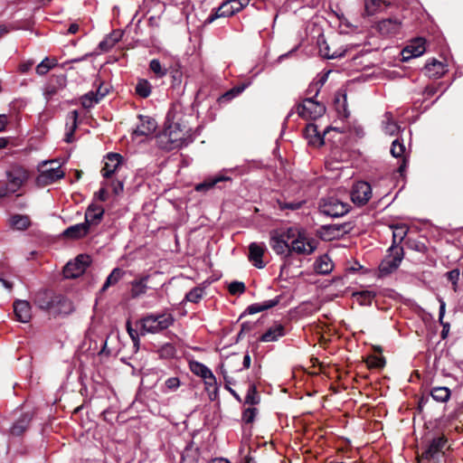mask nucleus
<instances>
[{"mask_svg":"<svg viewBox=\"0 0 463 463\" xmlns=\"http://www.w3.org/2000/svg\"><path fill=\"white\" fill-rule=\"evenodd\" d=\"M288 238L290 239V255L292 253L298 255H310L317 247V240L309 237L307 232L301 228L289 227Z\"/></svg>","mask_w":463,"mask_h":463,"instance_id":"f257e3e1","label":"nucleus"},{"mask_svg":"<svg viewBox=\"0 0 463 463\" xmlns=\"http://www.w3.org/2000/svg\"><path fill=\"white\" fill-rule=\"evenodd\" d=\"M29 172L21 165H14L6 171V182H0V197L18 192L28 181Z\"/></svg>","mask_w":463,"mask_h":463,"instance_id":"f03ea898","label":"nucleus"},{"mask_svg":"<svg viewBox=\"0 0 463 463\" xmlns=\"http://www.w3.org/2000/svg\"><path fill=\"white\" fill-rule=\"evenodd\" d=\"M103 209L97 205L96 203H91L85 213L86 222L68 227L63 235L70 239H80L89 232L90 221H98L103 214Z\"/></svg>","mask_w":463,"mask_h":463,"instance_id":"7ed1b4c3","label":"nucleus"},{"mask_svg":"<svg viewBox=\"0 0 463 463\" xmlns=\"http://www.w3.org/2000/svg\"><path fill=\"white\" fill-rule=\"evenodd\" d=\"M175 319L170 313L148 315L141 319L142 331L145 333H159L173 325Z\"/></svg>","mask_w":463,"mask_h":463,"instance_id":"20e7f679","label":"nucleus"},{"mask_svg":"<svg viewBox=\"0 0 463 463\" xmlns=\"http://www.w3.org/2000/svg\"><path fill=\"white\" fill-rule=\"evenodd\" d=\"M387 252V255L379 265L381 276H387L395 271L404 256L403 248L399 245H392Z\"/></svg>","mask_w":463,"mask_h":463,"instance_id":"39448f33","label":"nucleus"},{"mask_svg":"<svg viewBox=\"0 0 463 463\" xmlns=\"http://www.w3.org/2000/svg\"><path fill=\"white\" fill-rule=\"evenodd\" d=\"M288 228L286 230H273L270 232L269 245L276 254L284 258L290 257V239L288 238Z\"/></svg>","mask_w":463,"mask_h":463,"instance_id":"423d86ee","label":"nucleus"},{"mask_svg":"<svg viewBox=\"0 0 463 463\" xmlns=\"http://www.w3.org/2000/svg\"><path fill=\"white\" fill-rule=\"evenodd\" d=\"M319 209L323 214L335 218L346 214L349 212V204L337 198L328 197L321 200Z\"/></svg>","mask_w":463,"mask_h":463,"instance_id":"0eeeda50","label":"nucleus"},{"mask_svg":"<svg viewBox=\"0 0 463 463\" xmlns=\"http://www.w3.org/2000/svg\"><path fill=\"white\" fill-rule=\"evenodd\" d=\"M326 112V107L313 98H307L298 106V115L306 119H317Z\"/></svg>","mask_w":463,"mask_h":463,"instance_id":"6e6552de","label":"nucleus"},{"mask_svg":"<svg viewBox=\"0 0 463 463\" xmlns=\"http://www.w3.org/2000/svg\"><path fill=\"white\" fill-rule=\"evenodd\" d=\"M165 136L168 137L169 149L182 147L190 142L187 132L177 123L169 125L165 130Z\"/></svg>","mask_w":463,"mask_h":463,"instance_id":"1a4fd4ad","label":"nucleus"},{"mask_svg":"<svg viewBox=\"0 0 463 463\" xmlns=\"http://www.w3.org/2000/svg\"><path fill=\"white\" fill-rule=\"evenodd\" d=\"M90 263L89 255L80 254L73 261L68 262L63 269L66 279H75L84 273Z\"/></svg>","mask_w":463,"mask_h":463,"instance_id":"9d476101","label":"nucleus"},{"mask_svg":"<svg viewBox=\"0 0 463 463\" xmlns=\"http://www.w3.org/2000/svg\"><path fill=\"white\" fill-rule=\"evenodd\" d=\"M447 443L444 437H438L432 439L428 448L422 452L421 459L428 460L430 463H439L443 458V449Z\"/></svg>","mask_w":463,"mask_h":463,"instance_id":"9b49d317","label":"nucleus"},{"mask_svg":"<svg viewBox=\"0 0 463 463\" xmlns=\"http://www.w3.org/2000/svg\"><path fill=\"white\" fill-rule=\"evenodd\" d=\"M372 196V188L367 182H357L352 189L351 199L357 205H364Z\"/></svg>","mask_w":463,"mask_h":463,"instance_id":"f8f14e48","label":"nucleus"},{"mask_svg":"<svg viewBox=\"0 0 463 463\" xmlns=\"http://www.w3.org/2000/svg\"><path fill=\"white\" fill-rule=\"evenodd\" d=\"M352 228L349 222L323 225L321 227V237L326 241H332L348 233Z\"/></svg>","mask_w":463,"mask_h":463,"instance_id":"ddd939ff","label":"nucleus"},{"mask_svg":"<svg viewBox=\"0 0 463 463\" xmlns=\"http://www.w3.org/2000/svg\"><path fill=\"white\" fill-rule=\"evenodd\" d=\"M139 123L133 129L132 137H149L152 136L157 128L156 121L148 116H138Z\"/></svg>","mask_w":463,"mask_h":463,"instance_id":"4468645a","label":"nucleus"},{"mask_svg":"<svg viewBox=\"0 0 463 463\" xmlns=\"http://www.w3.org/2000/svg\"><path fill=\"white\" fill-rule=\"evenodd\" d=\"M426 51L425 40L423 38H415L404 47L402 51L403 61H408L411 58H416L422 55Z\"/></svg>","mask_w":463,"mask_h":463,"instance_id":"2eb2a0df","label":"nucleus"},{"mask_svg":"<svg viewBox=\"0 0 463 463\" xmlns=\"http://www.w3.org/2000/svg\"><path fill=\"white\" fill-rule=\"evenodd\" d=\"M63 175L64 173L59 165L50 167L41 171L40 175L36 178V183L38 185L45 186L62 178Z\"/></svg>","mask_w":463,"mask_h":463,"instance_id":"dca6fc26","label":"nucleus"},{"mask_svg":"<svg viewBox=\"0 0 463 463\" xmlns=\"http://www.w3.org/2000/svg\"><path fill=\"white\" fill-rule=\"evenodd\" d=\"M47 307L60 315H69L74 310L72 302L63 296H55L52 298L48 303Z\"/></svg>","mask_w":463,"mask_h":463,"instance_id":"f3484780","label":"nucleus"},{"mask_svg":"<svg viewBox=\"0 0 463 463\" xmlns=\"http://www.w3.org/2000/svg\"><path fill=\"white\" fill-rule=\"evenodd\" d=\"M14 312L16 319L22 323H27L32 317L31 306L26 300H15Z\"/></svg>","mask_w":463,"mask_h":463,"instance_id":"a211bd4d","label":"nucleus"},{"mask_svg":"<svg viewBox=\"0 0 463 463\" xmlns=\"http://www.w3.org/2000/svg\"><path fill=\"white\" fill-rule=\"evenodd\" d=\"M264 250L265 246L263 244L252 242L249 246V260L258 269H262L265 267V264L262 260Z\"/></svg>","mask_w":463,"mask_h":463,"instance_id":"6ab92c4d","label":"nucleus"},{"mask_svg":"<svg viewBox=\"0 0 463 463\" xmlns=\"http://www.w3.org/2000/svg\"><path fill=\"white\" fill-rule=\"evenodd\" d=\"M401 24L397 18H388L380 21L377 24V29L383 35H392L400 31Z\"/></svg>","mask_w":463,"mask_h":463,"instance_id":"aec40b11","label":"nucleus"},{"mask_svg":"<svg viewBox=\"0 0 463 463\" xmlns=\"http://www.w3.org/2000/svg\"><path fill=\"white\" fill-rule=\"evenodd\" d=\"M319 45V53L326 59H335L345 55V49L338 48L335 50H332L330 44L326 41H318Z\"/></svg>","mask_w":463,"mask_h":463,"instance_id":"412c9836","label":"nucleus"},{"mask_svg":"<svg viewBox=\"0 0 463 463\" xmlns=\"http://www.w3.org/2000/svg\"><path fill=\"white\" fill-rule=\"evenodd\" d=\"M304 135L308 144L312 146H319L324 144V137L320 135L315 124H307L304 130Z\"/></svg>","mask_w":463,"mask_h":463,"instance_id":"4be33fe9","label":"nucleus"},{"mask_svg":"<svg viewBox=\"0 0 463 463\" xmlns=\"http://www.w3.org/2000/svg\"><path fill=\"white\" fill-rule=\"evenodd\" d=\"M231 177L223 175H218L215 176H210L206 178L203 182L197 184L194 187L195 191L197 192H206L213 187H214L217 184L220 182H225L230 181Z\"/></svg>","mask_w":463,"mask_h":463,"instance_id":"5701e85b","label":"nucleus"},{"mask_svg":"<svg viewBox=\"0 0 463 463\" xmlns=\"http://www.w3.org/2000/svg\"><path fill=\"white\" fill-rule=\"evenodd\" d=\"M285 335V327L283 325L276 323L270 326L261 336L262 342H274L279 337Z\"/></svg>","mask_w":463,"mask_h":463,"instance_id":"b1692460","label":"nucleus"},{"mask_svg":"<svg viewBox=\"0 0 463 463\" xmlns=\"http://www.w3.org/2000/svg\"><path fill=\"white\" fill-rule=\"evenodd\" d=\"M78 117L79 113L77 110L71 111L67 116L66 121V134H65V141L67 143H71L73 141V133L78 126Z\"/></svg>","mask_w":463,"mask_h":463,"instance_id":"393cba45","label":"nucleus"},{"mask_svg":"<svg viewBox=\"0 0 463 463\" xmlns=\"http://www.w3.org/2000/svg\"><path fill=\"white\" fill-rule=\"evenodd\" d=\"M279 303V298H277L274 299H269V300L264 301L263 303L252 304L247 307V309L241 316V317H242L244 316V314H246V313L250 314V315H253V314L269 309L271 307H276Z\"/></svg>","mask_w":463,"mask_h":463,"instance_id":"a878e982","label":"nucleus"},{"mask_svg":"<svg viewBox=\"0 0 463 463\" xmlns=\"http://www.w3.org/2000/svg\"><path fill=\"white\" fill-rule=\"evenodd\" d=\"M230 2L224 1L218 8L214 9V13L212 14L205 21L207 24L213 23L214 20L220 17H228L233 15Z\"/></svg>","mask_w":463,"mask_h":463,"instance_id":"bb28decb","label":"nucleus"},{"mask_svg":"<svg viewBox=\"0 0 463 463\" xmlns=\"http://www.w3.org/2000/svg\"><path fill=\"white\" fill-rule=\"evenodd\" d=\"M424 70L430 78H440L445 73L444 64L435 59L428 62Z\"/></svg>","mask_w":463,"mask_h":463,"instance_id":"cd10ccee","label":"nucleus"},{"mask_svg":"<svg viewBox=\"0 0 463 463\" xmlns=\"http://www.w3.org/2000/svg\"><path fill=\"white\" fill-rule=\"evenodd\" d=\"M333 268V261L327 255L319 257L315 262V270L321 275L329 274Z\"/></svg>","mask_w":463,"mask_h":463,"instance_id":"c85d7f7f","label":"nucleus"},{"mask_svg":"<svg viewBox=\"0 0 463 463\" xmlns=\"http://www.w3.org/2000/svg\"><path fill=\"white\" fill-rule=\"evenodd\" d=\"M116 172V153L110 152L106 156L104 166L101 169L103 177L107 180L112 178Z\"/></svg>","mask_w":463,"mask_h":463,"instance_id":"c756f323","label":"nucleus"},{"mask_svg":"<svg viewBox=\"0 0 463 463\" xmlns=\"http://www.w3.org/2000/svg\"><path fill=\"white\" fill-rule=\"evenodd\" d=\"M31 421V417L29 414H24L21 418H19L11 427L10 433L14 436L22 435L26 429L28 428Z\"/></svg>","mask_w":463,"mask_h":463,"instance_id":"7c9ffc66","label":"nucleus"},{"mask_svg":"<svg viewBox=\"0 0 463 463\" xmlns=\"http://www.w3.org/2000/svg\"><path fill=\"white\" fill-rule=\"evenodd\" d=\"M108 182H104L102 187L95 194V201L105 202L109 199L110 194L116 193V185L113 184V180L109 184Z\"/></svg>","mask_w":463,"mask_h":463,"instance_id":"2f4dec72","label":"nucleus"},{"mask_svg":"<svg viewBox=\"0 0 463 463\" xmlns=\"http://www.w3.org/2000/svg\"><path fill=\"white\" fill-rule=\"evenodd\" d=\"M10 225L16 230L24 231L31 225L27 215L15 214L10 218Z\"/></svg>","mask_w":463,"mask_h":463,"instance_id":"473e14b6","label":"nucleus"},{"mask_svg":"<svg viewBox=\"0 0 463 463\" xmlns=\"http://www.w3.org/2000/svg\"><path fill=\"white\" fill-rule=\"evenodd\" d=\"M430 395L436 402H446L450 398L451 392L448 387H433L430 391Z\"/></svg>","mask_w":463,"mask_h":463,"instance_id":"72a5a7b5","label":"nucleus"},{"mask_svg":"<svg viewBox=\"0 0 463 463\" xmlns=\"http://www.w3.org/2000/svg\"><path fill=\"white\" fill-rule=\"evenodd\" d=\"M189 368L193 373L203 379L206 378L212 373L206 365L197 361H191L189 363Z\"/></svg>","mask_w":463,"mask_h":463,"instance_id":"f704fd0d","label":"nucleus"},{"mask_svg":"<svg viewBox=\"0 0 463 463\" xmlns=\"http://www.w3.org/2000/svg\"><path fill=\"white\" fill-rule=\"evenodd\" d=\"M408 233V227L405 224H397L393 226L392 244L399 245L404 240Z\"/></svg>","mask_w":463,"mask_h":463,"instance_id":"c9c22d12","label":"nucleus"},{"mask_svg":"<svg viewBox=\"0 0 463 463\" xmlns=\"http://www.w3.org/2000/svg\"><path fill=\"white\" fill-rule=\"evenodd\" d=\"M104 96H105V92L100 93V95H99V93L89 92V93L85 94L84 96H82L81 105L85 109H90L95 104H97L99 101V99Z\"/></svg>","mask_w":463,"mask_h":463,"instance_id":"e433bc0d","label":"nucleus"},{"mask_svg":"<svg viewBox=\"0 0 463 463\" xmlns=\"http://www.w3.org/2000/svg\"><path fill=\"white\" fill-rule=\"evenodd\" d=\"M383 120V129L386 134L393 136L399 131V126L392 120V116L390 112L385 113Z\"/></svg>","mask_w":463,"mask_h":463,"instance_id":"4c0bfd02","label":"nucleus"},{"mask_svg":"<svg viewBox=\"0 0 463 463\" xmlns=\"http://www.w3.org/2000/svg\"><path fill=\"white\" fill-rule=\"evenodd\" d=\"M136 92L141 98H147L151 93V84L146 80H139L136 85Z\"/></svg>","mask_w":463,"mask_h":463,"instance_id":"58836bf2","label":"nucleus"},{"mask_svg":"<svg viewBox=\"0 0 463 463\" xmlns=\"http://www.w3.org/2000/svg\"><path fill=\"white\" fill-rule=\"evenodd\" d=\"M56 65V61H51L48 58L43 60L36 67V73L45 75L51 69Z\"/></svg>","mask_w":463,"mask_h":463,"instance_id":"ea45409f","label":"nucleus"},{"mask_svg":"<svg viewBox=\"0 0 463 463\" xmlns=\"http://www.w3.org/2000/svg\"><path fill=\"white\" fill-rule=\"evenodd\" d=\"M260 402V396L258 395L256 386L251 384L249 387L248 392L245 397V403L255 405Z\"/></svg>","mask_w":463,"mask_h":463,"instance_id":"a19ab883","label":"nucleus"},{"mask_svg":"<svg viewBox=\"0 0 463 463\" xmlns=\"http://www.w3.org/2000/svg\"><path fill=\"white\" fill-rule=\"evenodd\" d=\"M203 289L202 288H194L185 295V299L193 303H197L203 298Z\"/></svg>","mask_w":463,"mask_h":463,"instance_id":"79ce46f5","label":"nucleus"},{"mask_svg":"<svg viewBox=\"0 0 463 463\" xmlns=\"http://www.w3.org/2000/svg\"><path fill=\"white\" fill-rule=\"evenodd\" d=\"M146 285L145 284L144 279L135 281L132 283L131 294L132 297L137 298L144 293H146Z\"/></svg>","mask_w":463,"mask_h":463,"instance_id":"37998d69","label":"nucleus"},{"mask_svg":"<svg viewBox=\"0 0 463 463\" xmlns=\"http://www.w3.org/2000/svg\"><path fill=\"white\" fill-rule=\"evenodd\" d=\"M405 152V146L402 143H401L398 139H395L391 147V154L393 157H401L403 156Z\"/></svg>","mask_w":463,"mask_h":463,"instance_id":"c03bdc74","label":"nucleus"},{"mask_svg":"<svg viewBox=\"0 0 463 463\" xmlns=\"http://www.w3.org/2000/svg\"><path fill=\"white\" fill-rule=\"evenodd\" d=\"M115 44H116V38L113 36L112 33H110L103 41H101L99 43V49L101 52H108Z\"/></svg>","mask_w":463,"mask_h":463,"instance_id":"a18cd8bd","label":"nucleus"},{"mask_svg":"<svg viewBox=\"0 0 463 463\" xmlns=\"http://www.w3.org/2000/svg\"><path fill=\"white\" fill-rule=\"evenodd\" d=\"M228 289L232 295H241L245 292L246 287L243 282L232 281L230 283Z\"/></svg>","mask_w":463,"mask_h":463,"instance_id":"49530a36","label":"nucleus"},{"mask_svg":"<svg viewBox=\"0 0 463 463\" xmlns=\"http://www.w3.org/2000/svg\"><path fill=\"white\" fill-rule=\"evenodd\" d=\"M149 68L158 77H163L167 72V70L162 68L160 61L156 59L150 61Z\"/></svg>","mask_w":463,"mask_h":463,"instance_id":"de8ad7c7","label":"nucleus"},{"mask_svg":"<svg viewBox=\"0 0 463 463\" xmlns=\"http://www.w3.org/2000/svg\"><path fill=\"white\" fill-rule=\"evenodd\" d=\"M386 0H365L364 8L368 15H372L375 12V7L381 4H385Z\"/></svg>","mask_w":463,"mask_h":463,"instance_id":"09e8293b","label":"nucleus"},{"mask_svg":"<svg viewBox=\"0 0 463 463\" xmlns=\"http://www.w3.org/2000/svg\"><path fill=\"white\" fill-rule=\"evenodd\" d=\"M357 300L360 301L361 304H367L372 301L374 298V293L372 291H361L354 294Z\"/></svg>","mask_w":463,"mask_h":463,"instance_id":"8fccbe9b","label":"nucleus"},{"mask_svg":"<svg viewBox=\"0 0 463 463\" xmlns=\"http://www.w3.org/2000/svg\"><path fill=\"white\" fill-rule=\"evenodd\" d=\"M257 409L256 408H248L243 411L242 414V420L245 423H252L255 420V417L257 415Z\"/></svg>","mask_w":463,"mask_h":463,"instance_id":"3c124183","label":"nucleus"},{"mask_svg":"<svg viewBox=\"0 0 463 463\" xmlns=\"http://www.w3.org/2000/svg\"><path fill=\"white\" fill-rule=\"evenodd\" d=\"M230 2L233 14L240 12L250 3V0H228Z\"/></svg>","mask_w":463,"mask_h":463,"instance_id":"603ef678","label":"nucleus"},{"mask_svg":"<svg viewBox=\"0 0 463 463\" xmlns=\"http://www.w3.org/2000/svg\"><path fill=\"white\" fill-rule=\"evenodd\" d=\"M367 364L369 367L382 368L385 364V360L383 357L371 356L368 358Z\"/></svg>","mask_w":463,"mask_h":463,"instance_id":"864d4df0","label":"nucleus"},{"mask_svg":"<svg viewBox=\"0 0 463 463\" xmlns=\"http://www.w3.org/2000/svg\"><path fill=\"white\" fill-rule=\"evenodd\" d=\"M203 380H204V383L206 385L207 390H210L211 388H213L214 392L217 391V389H218L217 388V381L213 373H211L210 375H208Z\"/></svg>","mask_w":463,"mask_h":463,"instance_id":"5fc2aeb1","label":"nucleus"},{"mask_svg":"<svg viewBox=\"0 0 463 463\" xmlns=\"http://www.w3.org/2000/svg\"><path fill=\"white\" fill-rule=\"evenodd\" d=\"M459 270L458 269H452L447 273L448 279L453 284L454 289H456L457 283L459 279Z\"/></svg>","mask_w":463,"mask_h":463,"instance_id":"6e6d98bb","label":"nucleus"},{"mask_svg":"<svg viewBox=\"0 0 463 463\" xmlns=\"http://www.w3.org/2000/svg\"><path fill=\"white\" fill-rule=\"evenodd\" d=\"M180 385V381L177 377H171L165 381V386L172 391L176 390Z\"/></svg>","mask_w":463,"mask_h":463,"instance_id":"4d7b16f0","label":"nucleus"},{"mask_svg":"<svg viewBox=\"0 0 463 463\" xmlns=\"http://www.w3.org/2000/svg\"><path fill=\"white\" fill-rule=\"evenodd\" d=\"M302 202L284 203L280 204L281 209L298 210L301 207Z\"/></svg>","mask_w":463,"mask_h":463,"instance_id":"13d9d810","label":"nucleus"},{"mask_svg":"<svg viewBox=\"0 0 463 463\" xmlns=\"http://www.w3.org/2000/svg\"><path fill=\"white\" fill-rule=\"evenodd\" d=\"M116 275V268L113 269L107 278L106 282L104 283L103 287L101 288V291H105L110 285L114 283V276Z\"/></svg>","mask_w":463,"mask_h":463,"instance_id":"bf43d9fd","label":"nucleus"},{"mask_svg":"<svg viewBox=\"0 0 463 463\" xmlns=\"http://www.w3.org/2000/svg\"><path fill=\"white\" fill-rule=\"evenodd\" d=\"M243 90H244V87L234 88V89L231 90L230 91L226 92L223 97L228 98V99L233 98L236 95L240 94Z\"/></svg>","mask_w":463,"mask_h":463,"instance_id":"052dcab7","label":"nucleus"},{"mask_svg":"<svg viewBox=\"0 0 463 463\" xmlns=\"http://www.w3.org/2000/svg\"><path fill=\"white\" fill-rule=\"evenodd\" d=\"M440 325L442 326L441 337L442 339H445L448 336L449 331V324L448 322L442 321Z\"/></svg>","mask_w":463,"mask_h":463,"instance_id":"680f3d73","label":"nucleus"},{"mask_svg":"<svg viewBox=\"0 0 463 463\" xmlns=\"http://www.w3.org/2000/svg\"><path fill=\"white\" fill-rule=\"evenodd\" d=\"M7 123H8L7 116L5 114H1L0 115V132L5 130Z\"/></svg>","mask_w":463,"mask_h":463,"instance_id":"e2e57ef3","label":"nucleus"},{"mask_svg":"<svg viewBox=\"0 0 463 463\" xmlns=\"http://www.w3.org/2000/svg\"><path fill=\"white\" fill-rule=\"evenodd\" d=\"M445 307H446L445 302L443 300H440L439 314V323H442V321H443V317L445 315Z\"/></svg>","mask_w":463,"mask_h":463,"instance_id":"0e129e2a","label":"nucleus"},{"mask_svg":"<svg viewBox=\"0 0 463 463\" xmlns=\"http://www.w3.org/2000/svg\"><path fill=\"white\" fill-rule=\"evenodd\" d=\"M79 29H80L79 24L76 23H72L70 24V26L68 28V33L74 34L77 32H79Z\"/></svg>","mask_w":463,"mask_h":463,"instance_id":"69168bd1","label":"nucleus"},{"mask_svg":"<svg viewBox=\"0 0 463 463\" xmlns=\"http://www.w3.org/2000/svg\"><path fill=\"white\" fill-rule=\"evenodd\" d=\"M103 414H104L105 420L111 422V423L113 422V420H114L113 411L108 410V411H105Z\"/></svg>","mask_w":463,"mask_h":463,"instance_id":"338daca9","label":"nucleus"},{"mask_svg":"<svg viewBox=\"0 0 463 463\" xmlns=\"http://www.w3.org/2000/svg\"><path fill=\"white\" fill-rule=\"evenodd\" d=\"M436 92H437V88L434 86L426 87L425 91H424V93L429 97L433 96Z\"/></svg>","mask_w":463,"mask_h":463,"instance_id":"774afa93","label":"nucleus"}]
</instances>
